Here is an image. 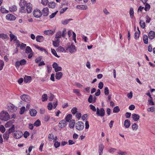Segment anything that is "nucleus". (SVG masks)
Masks as SVG:
<instances>
[{
    "label": "nucleus",
    "mask_w": 155,
    "mask_h": 155,
    "mask_svg": "<svg viewBox=\"0 0 155 155\" xmlns=\"http://www.w3.org/2000/svg\"><path fill=\"white\" fill-rule=\"evenodd\" d=\"M10 119V116L7 111L2 110L0 113V119L1 120L6 121Z\"/></svg>",
    "instance_id": "f257e3e1"
},
{
    "label": "nucleus",
    "mask_w": 155,
    "mask_h": 155,
    "mask_svg": "<svg viewBox=\"0 0 155 155\" xmlns=\"http://www.w3.org/2000/svg\"><path fill=\"white\" fill-rule=\"evenodd\" d=\"M27 2L25 0H20L19 5L20 7L19 12L21 13H26V10L25 6H26Z\"/></svg>",
    "instance_id": "f03ea898"
},
{
    "label": "nucleus",
    "mask_w": 155,
    "mask_h": 155,
    "mask_svg": "<svg viewBox=\"0 0 155 155\" xmlns=\"http://www.w3.org/2000/svg\"><path fill=\"white\" fill-rule=\"evenodd\" d=\"M105 114V111L104 109L101 108L100 109L98 107L97 108L96 114L98 116L103 117H104Z\"/></svg>",
    "instance_id": "7ed1b4c3"
},
{
    "label": "nucleus",
    "mask_w": 155,
    "mask_h": 155,
    "mask_svg": "<svg viewBox=\"0 0 155 155\" xmlns=\"http://www.w3.org/2000/svg\"><path fill=\"white\" fill-rule=\"evenodd\" d=\"M33 14L34 17L37 18H40L42 15V12L38 9H35L33 12Z\"/></svg>",
    "instance_id": "20e7f679"
},
{
    "label": "nucleus",
    "mask_w": 155,
    "mask_h": 155,
    "mask_svg": "<svg viewBox=\"0 0 155 155\" xmlns=\"http://www.w3.org/2000/svg\"><path fill=\"white\" fill-rule=\"evenodd\" d=\"M75 127L77 130H81L84 128V124L81 121H78L75 124Z\"/></svg>",
    "instance_id": "39448f33"
},
{
    "label": "nucleus",
    "mask_w": 155,
    "mask_h": 155,
    "mask_svg": "<svg viewBox=\"0 0 155 155\" xmlns=\"http://www.w3.org/2000/svg\"><path fill=\"white\" fill-rule=\"evenodd\" d=\"M23 135L22 132L20 130H16L14 133L13 137L15 139H18L21 138Z\"/></svg>",
    "instance_id": "423d86ee"
},
{
    "label": "nucleus",
    "mask_w": 155,
    "mask_h": 155,
    "mask_svg": "<svg viewBox=\"0 0 155 155\" xmlns=\"http://www.w3.org/2000/svg\"><path fill=\"white\" fill-rule=\"evenodd\" d=\"M27 64V61L24 59H21L20 61H16L15 63V66L17 68H18L20 65H23Z\"/></svg>",
    "instance_id": "0eeeda50"
},
{
    "label": "nucleus",
    "mask_w": 155,
    "mask_h": 155,
    "mask_svg": "<svg viewBox=\"0 0 155 155\" xmlns=\"http://www.w3.org/2000/svg\"><path fill=\"white\" fill-rule=\"evenodd\" d=\"M7 107L8 110L11 112H14L17 110V107L11 103L8 104L7 105Z\"/></svg>",
    "instance_id": "6e6552de"
},
{
    "label": "nucleus",
    "mask_w": 155,
    "mask_h": 155,
    "mask_svg": "<svg viewBox=\"0 0 155 155\" xmlns=\"http://www.w3.org/2000/svg\"><path fill=\"white\" fill-rule=\"evenodd\" d=\"M21 99L24 101L28 103L30 102L31 99L30 97L26 94H23L20 96Z\"/></svg>",
    "instance_id": "1a4fd4ad"
},
{
    "label": "nucleus",
    "mask_w": 155,
    "mask_h": 155,
    "mask_svg": "<svg viewBox=\"0 0 155 155\" xmlns=\"http://www.w3.org/2000/svg\"><path fill=\"white\" fill-rule=\"evenodd\" d=\"M67 48H68V49L69 50V51L71 53H74L77 51L75 46L73 43L71 44L70 46Z\"/></svg>",
    "instance_id": "9d476101"
},
{
    "label": "nucleus",
    "mask_w": 155,
    "mask_h": 155,
    "mask_svg": "<svg viewBox=\"0 0 155 155\" xmlns=\"http://www.w3.org/2000/svg\"><path fill=\"white\" fill-rule=\"evenodd\" d=\"M96 97L95 96L94 97L92 95H90L88 99V101L90 103H94L95 102L96 100Z\"/></svg>",
    "instance_id": "9b49d317"
},
{
    "label": "nucleus",
    "mask_w": 155,
    "mask_h": 155,
    "mask_svg": "<svg viewBox=\"0 0 155 155\" xmlns=\"http://www.w3.org/2000/svg\"><path fill=\"white\" fill-rule=\"evenodd\" d=\"M26 12H27L28 13H29L31 12L32 9V5L30 3H27L26 6Z\"/></svg>",
    "instance_id": "f8f14e48"
},
{
    "label": "nucleus",
    "mask_w": 155,
    "mask_h": 155,
    "mask_svg": "<svg viewBox=\"0 0 155 155\" xmlns=\"http://www.w3.org/2000/svg\"><path fill=\"white\" fill-rule=\"evenodd\" d=\"M6 18L9 21H13L16 19V17L13 15L8 14L6 15Z\"/></svg>",
    "instance_id": "ddd939ff"
},
{
    "label": "nucleus",
    "mask_w": 155,
    "mask_h": 155,
    "mask_svg": "<svg viewBox=\"0 0 155 155\" xmlns=\"http://www.w3.org/2000/svg\"><path fill=\"white\" fill-rule=\"evenodd\" d=\"M42 15L44 16H47L49 14V9L48 8H45L42 10Z\"/></svg>",
    "instance_id": "4468645a"
},
{
    "label": "nucleus",
    "mask_w": 155,
    "mask_h": 155,
    "mask_svg": "<svg viewBox=\"0 0 155 155\" xmlns=\"http://www.w3.org/2000/svg\"><path fill=\"white\" fill-rule=\"evenodd\" d=\"M66 123L65 120H63L59 122L58 126L61 128H63L66 125Z\"/></svg>",
    "instance_id": "2eb2a0df"
},
{
    "label": "nucleus",
    "mask_w": 155,
    "mask_h": 155,
    "mask_svg": "<svg viewBox=\"0 0 155 155\" xmlns=\"http://www.w3.org/2000/svg\"><path fill=\"white\" fill-rule=\"evenodd\" d=\"M148 36L150 39H153L155 37V32L153 31H150L148 33Z\"/></svg>",
    "instance_id": "dca6fc26"
},
{
    "label": "nucleus",
    "mask_w": 155,
    "mask_h": 155,
    "mask_svg": "<svg viewBox=\"0 0 155 155\" xmlns=\"http://www.w3.org/2000/svg\"><path fill=\"white\" fill-rule=\"evenodd\" d=\"M9 32L11 33L9 35L10 41H15L16 40H17V36L12 34L11 31H9Z\"/></svg>",
    "instance_id": "f3484780"
},
{
    "label": "nucleus",
    "mask_w": 155,
    "mask_h": 155,
    "mask_svg": "<svg viewBox=\"0 0 155 155\" xmlns=\"http://www.w3.org/2000/svg\"><path fill=\"white\" fill-rule=\"evenodd\" d=\"M68 49V48H66V49H64V48L62 47L61 46H60L58 47L57 50V51L59 52H66L67 50Z\"/></svg>",
    "instance_id": "a211bd4d"
},
{
    "label": "nucleus",
    "mask_w": 155,
    "mask_h": 155,
    "mask_svg": "<svg viewBox=\"0 0 155 155\" xmlns=\"http://www.w3.org/2000/svg\"><path fill=\"white\" fill-rule=\"evenodd\" d=\"M44 40V38L42 35H38L36 37V41L39 42H42Z\"/></svg>",
    "instance_id": "6ab92c4d"
},
{
    "label": "nucleus",
    "mask_w": 155,
    "mask_h": 155,
    "mask_svg": "<svg viewBox=\"0 0 155 155\" xmlns=\"http://www.w3.org/2000/svg\"><path fill=\"white\" fill-rule=\"evenodd\" d=\"M37 113V111L34 109H31L29 111V114L32 117H35Z\"/></svg>",
    "instance_id": "aec40b11"
},
{
    "label": "nucleus",
    "mask_w": 155,
    "mask_h": 155,
    "mask_svg": "<svg viewBox=\"0 0 155 155\" xmlns=\"http://www.w3.org/2000/svg\"><path fill=\"white\" fill-rule=\"evenodd\" d=\"M44 32L45 34L46 35H52L54 33V31L51 30H45Z\"/></svg>",
    "instance_id": "412c9836"
},
{
    "label": "nucleus",
    "mask_w": 155,
    "mask_h": 155,
    "mask_svg": "<svg viewBox=\"0 0 155 155\" xmlns=\"http://www.w3.org/2000/svg\"><path fill=\"white\" fill-rule=\"evenodd\" d=\"M31 80V77L30 76H25L24 78V82L27 83L30 82Z\"/></svg>",
    "instance_id": "4be33fe9"
},
{
    "label": "nucleus",
    "mask_w": 155,
    "mask_h": 155,
    "mask_svg": "<svg viewBox=\"0 0 155 155\" xmlns=\"http://www.w3.org/2000/svg\"><path fill=\"white\" fill-rule=\"evenodd\" d=\"M76 8L79 9L84 10L87 9V7L86 5H77Z\"/></svg>",
    "instance_id": "5701e85b"
},
{
    "label": "nucleus",
    "mask_w": 155,
    "mask_h": 155,
    "mask_svg": "<svg viewBox=\"0 0 155 155\" xmlns=\"http://www.w3.org/2000/svg\"><path fill=\"white\" fill-rule=\"evenodd\" d=\"M104 146L103 144H100L99 146L98 153H103Z\"/></svg>",
    "instance_id": "b1692460"
},
{
    "label": "nucleus",
    "mask_w": 155,
    "mask_h": 155,
    "mask_svg": "<svg viewBox=\"0 0 155 155\" xmlns=\"http://www.w3.org/2000/svg\"><path fill=\"white\" fill-rule=\"evenodd\" d=\"M140 118V116L139 115L134 114L132 115V118L134 121H137Z\"/></svg>",
    "instance_id": "393cba45"
},
{
    "label": "nucleus",
    "mask_w": 155,
    "mask_h": 155,
    "mask_svg": "<svg viewBox=\"0 0 155 155\" xmlns=\"http://www.w3.org/2000/svg\"><path fill=\"white\" fill-rule=\"evenodd\" d=\"M14 121L13 120H10L7 122L5 124V127L6 128L9 127L11 126H12L13 125Z\"/></svg>",
    "instance_id": "a878e982"
},
{
    "label": "nucleus",
    "mask_w": 155,
    "mask_h": 155,
    "mask_svg": "<svg viewBox=\"0 0 155 155\" xmlns=\"http://www.w3.org/2000/svg\"><path fill=\"white\" fill-rule=\"evenodd\" d=\"M75 123V120H71L70 121V123L69 126V127L71 129L74 128Z\"/></svg>",
    "instance_id": "bb28decb"
},
{
    "label": "nucleus",
    "mask_w": 155,
    "mask_h": 155,
    "mask_svg": "<svg viewBox=\"0 0 155 155\" xmlns=\"http://www.w3.org/2000/svg\"><path fill=\"white\" fill-rule=\"evenodd\" d=\"M130 125V121L128 120H126L124 122V125L126 128L129 127Z\"/></svg>",
    "instance_id": "cd10ccee"
},
{
    "label": "nucleus",
    "mask_w": 155,
    "mask_h": 155,
    "mask_svg": "<svg viewBox=\"0 0 155 155\" xmlns=\"http://www.w3.org/2000/svg\"><path fill=\"white\" fill-rule=\"evenodd\" d=\"M62 76V73L61 72H58L56 73L55 75L56 78L59 80L61 79Z\"/></svg>",
    "instance_id": "c85d7f7f"
},
{
    "label": "nucleus",
    "mask_w": 155,
    "mask_h": 155,
    "mask_svg": "<svg viewBox=\"0 0 155 155\" xmlns=\"http://www.w3.org/2000/svg\"><path fill=\"white\" fill-rule=\"evenodd\" d=\"M60 40L59 39H57L55 41H53V45L54 47H58L59 45Z\"/></svg>",
    "instance_id": "c756f323"
},
{
    "label": "nucleus",
    "mask_w": 155,
    "mask_h": 155,
    "mask_svg": "<svg viewBox=\"0 0 155 155\" xmlns=\"http://www.w3.org/2000/svg\"><path fill=\"white\" fill-rule=\"evenodd\" d=\"M0 38H1L3 40H4L6 39L9 38L7 34L4 33L0 34Z\"/></svg>",
    "instance_id": "7c9ffc66"
},
{
    "label": "nucleus",
    "mask_w": 155,
    "mask_h": 155,
    "mask_svg": "<svg viewBox=\"0 0 155 155\" xmlns=\"http://www.w3.org/2000/svg\"><path fill=\"white\" fill-rule=\"evenodd\" d=\"M143 38L144 43L146 44H147L148 43V36L146 35H144Z\"/></svg>",
    "instance_id": "2f4dec72"
},
{
    "label": "nucleus",
    "mask_w": 155,
    "mask_h": 155,
    "mask_svg": "<svg viewBox=\"0 0 155 155\" xmlns=\"http://www.w3.org/2000/svg\"><path fill=\"white\" fill-rule=\"evenodd\" d=\"M9 10L11 12H14L17 10V7L16 5H12L9 7Z\"/></svg>",
    "instance_id": "473e14b6"
},
{
    "label": "nucleus",
    "mask_w": 155,
    "mask_h": 155,
    "mask_svg": "<svg viewBox=\"0 0 155 155\" xmlns=\"http://www.w3.org/2000/svg\"><path fill=\"white\" fill-rule=\"evenodd\" d=\"M48 99V96L47 94H44L42 95L41 97V100L43 102L46 101Z\"/></svg>",
    "instance_id": "72a5a7b5"
},
{
    "label": "nucleus",
    "mask_w": 155,
    "mask_h": 155,
    "mask_svg": "<svg viewBox=\"0 0 155 155\" xmlns=\"http://www.w3.org/2000/svg\"><path fill=\"white\" fill-rule=\"evenodd\" d=\"M15 126L14 125H13L9 129L8 132L9 134H11L12 133H14V131H15Z\"/></svg>",
    "instance_id": "f704fd0d"
},
{
    "label": "nucleus",
    "mask_w": 155,
    "mask_h": 155,
    "mask_svg": "<svg viewBox=\"0 0 155 155\" xmlns=\"http://www.w3.org/2000/svg\"><path fill=\"white\" fill-rule=\"evenodd\" d=\"M72 118V115L71 114H68L65 117V121L66 122H69L70 121Z\"/></svg>",
    "instance_id": "c9c22d12"
},
{
    "label": "nucleus",
    "mask_w": 155,
    "mask_h": 155,
    "mask_svg": "<svg viewBox=\"0 0 155 155\" xmlns=\"http://www.w3.org/2000/svg\"><path fill=\"white\" fill-rule=\"evenodd\" d=\"M138 31H136L134 34V38L136 39H138L139 37L140 34V31L139 30L138 28Z\"/></svg>",
    "instance_id": "e433bc0d"
},
{
    "label": "nucleus",
    "mask_w": 155,
    "mask_h": 155,
    "mask_svg": "<svg viewBox=\"0 0 155 155\" xmlns=\"http://www.w3.org/2000/svg\"><path fill=\"white\" fill-rule=\"evenodd\" d=\"M9 137V134L8 132V131H6L3 135V137L4 139H5L6 140H8Z\"/></svg>",
    "instance_id": "4c0bfd02"
},
{
    "label": "nucleus",
    "mask_w": 155,
    "mask_h": 155,
    "mask_svg": "<svg viewBox=\"0 0 155 155\" xmlns=\"http://www.w3.org/2000/svg\"><path fill=\"white\" fill-rule=\"evenodd\" d=\"M129 13L130 18H133L134 16V12L133 8L132 7L130 8Z\"/></svg>",
    "instance_id": "58836bf2"
},
{
    "label": "nucleus",
    "mask_w": 155,
    "mask_h": 155,
    "mask_svg": "<svg viewBox=\"0 0 155 155\" xmlns=\"http://www.w3.org/2000/svg\"><path fill=\"white\" fill-rule=\"evenodd\" d=\"M54 136L52 134H50L48 136V140L50 141H51L54 139Z\"/></svg>",
    "instance_id": "ea45409f"
},
{
    "label": "nucleus",
    "mask_w": 155,
    "mask_h": 155,
    "mask_svg": "<svg viewBox=\"0 0 155 155\" xmlns=\"http://www.w3.org/2000/svg\"><path fill=\"white\" fill-rule=\"evenodd\" d=\"M139 24L141 27L142 28L144 29L145 28V23L143 20H140Z\"/></svg>",
    "instance_id": "a19ab883"
},
{
    "label": "nucleus",
    "mask_w": 155,
    "mask_h": 155,
    "mask_svg": "<svg viewBox=\"0 0 155 155\" xmlns=\"http://www.w3.org/2000/svg\"><path fill=\"white\" fill-rule=\"evenodd\" d=\"M48 5L49 8H54L56 6V4L55 2H53L49 3Z\"/></svg>",
    "instance_id": "79ce46f5"
},
{
    "label": "nucleus",
    "mask_w": 155,
    "mask_h": 155,
    "mask_svg": "<svg viewBox=\"0 0 155 155\" xmlns=\"http://www.w3.org/2000/svg\"><path fill=\"white\" fill-rule=\"evenodd\" d=\"M120 111V109L119 107L118 106L115 107L113 110V112L114 113H117L119 112Z\"/></svg>",
    "instance_id": "37998d69"
},
{
    "label": "nucleus",
    "mask_w": 155,
    "mask_h": 155,
    "mask_svg": "<svg viewBox=\"0 0 155 155\" xmlns=\"http://www.w3.org/2000/svg\"><path fill=\"white\" fill-rule=\"evenodd\" d=\"M32 51V49L31 48L28 46L26 47L25 52L26 53H29Z\"/></svg>",
    "instance_id": "c03bdc74"
},
{
    "label": "nucleus",
    "mask_w": 155,
    "mask_h": 155,
    "mask_svg": "<svg viewBox=\"0 0 155 155\" xmlns=\"http://www.w3.org/2000/svg\"><path fill=\"white\" fill-rule=\"evenodd\" d=\"M132 127L133 130H136L138 128V126L136 124L134 123L132 124Z\"/></svg>",
    "instance_id": "a18cd8bd"
},
{
    "label": "nucleus",
    "mask_w": 155,
    "mask_h": 155,
    "mask_svg": "<svg viewBox=\"0 0 155 155\" xmlns=\"http://www.w3.org/2000/svg\"><path fill=\"white\" fill-rule=\"evenodd\" d=\"M74 93H76L77 96H81V94L80 93V90L78 89H74L73 90Z\"/></svg>",
    "instance_id": "49530a36"
},
{
    "label": "nucleus",
    "mask_w": 155,
    "mask_h": 155,
    "mask_svg": "<svg viewBox=\"0 0 155 155\" xmlns=\"http://www.w3.org/2000/svg\"><path fill=\"white\" fill-rule=\"evenodd\" d=\"M51 52L54 55L55 57H57L59 58L60 56H58V55L56 52V51L54 49H51Z\"/></svg>",
    "instance_id": "de8ad7c7"
},
{
    "label": "nucleus",
    "mask_w": 155,
    "mask_h": 155,
    "mask_svg": "<svg viewBox=\"0 0 155 155\" xmlns=\"http://www.w3.org/2000/svg\"><path fill=\"white\" fill-rule=\"evenodd\" d=\"M117 153L121 155H126L127 153L126 152L120 150H119Z\"/></svg>",
    "instance_id": "09e8293b"
},
{
    "label": "nucleus",
    "mask_w": 155,
    "mask_h": 155,
    "mask_svg": "<svg viewBox=\"0 0 155 155\" xmlns=\"http://www.w3.org/2000/svg\"><path fill=\"white\" fill-rule=\"evenodd\" d=\"M61 36V33L60 31H58L56 34L55 35V38L58 39V38H60Z\"/></svg>",
    "instance_id": "8fccbe9b"
},
{
    "label": "nucleus",
    "mask_w": 155,
    "mask_h": 155,
    "mask_svg": "<svg viewBox=\"0 0 155 155\" xmlns=\"http://www.w3.org/2000/svg\"><path fill=\"white\" fill-rule=\"evenodd\" d=\"M41 124V122L39 120H37L33 124L34 126L36 127H38Z\"/></svg>",
    "instance_id": "3c124183"
},
{
    "label": "nucleus",
    "mask_w": 155,
    "mask_h": 155,
    "mask_svg": "<svg viewBox=\"0 0 155 155\" xmlns=\"http://www.w3.org/2000/svg\"><path fill=\"white\" fill-rule=\"evenodd\" d=\"M54 145L56 148H57L60 146L61 143L60 142L58 141H54Z\"/></svg>",
    "instance_id": "603ef678"
},
{
    "label": "nucleus",
    "mask_w": 155,
    "mask_h": 155,
    "mask_svg": "<svg viewBox=\"0 0 155 155\" xmlns=\"http://www.w3.org/2000/svg\"><path fill=\"white\" fill-rule=\"evenodd\" d=\"M4 65V62L2 60H0V71L2 70Z\"/></svg>",
    "instance_id": "864d4df0"
},
{
    "label": "nucleus",
    "mask_w": 155,
    "mask_h": 155,
    "mask_svg": "<svg viewBox=\"0 0 155 155\" xmlns=\"http://www.w3.org/2000/svg\"><path fill=\"white\" fill-rule=\"evenodd\" d=\"M116 150V149L111 147L109 149L108 152L110 153H113Z\"/></svg>",
    "instance_id": "5fc2aeb1"
},
{
    "label": "nucleus",
    "mask_w": 155,
    "mask_h": 155,
    "mask_svg": "<svg viewBox=\"0 0 155 155\" xmlns=\"http://www.w3.org/2000/svg\"><path fill=\"white\" fill-rule=\"evenodd\" d=\"M150 8V5L147 3H146L145 5L144 9L146 11L149 10Z\"/></svg>",
    "instance_id": "6e6d98bb"
},
{
    "label": "nucleus",
    "mask_w": 155,
    "mask_h": 155,
    "mask_svg": "<svg viewBox=\"0 0 155 155\" xmlns=\"http://www.w3.org/2000/svg\"><path fill=\"white\" fill-rule=\"evenodd\" d=\"M71 111L73 114H75L77 112V109L76 107H74Z\"/></svg>",
    "instance_id": "4d7b16f0"
},
{
    "label": "nucleus",
    "mask_w": 155,
    "mask_h": 155,
    "mask_svg": "<svg viewBox=\"0 0 155 155\" xmlns=\"http://www.w3.org/2000/svg\"><path fill=\"white\" fill-rule=\"evenodd\" d=\"M1 11L2 13H8V11L6 10L5 8H3L2 7H1Z\"/></svg>",
    "instance_id": "13d9d810"
},
{
    "label": "nucleus",
    "mask_w": 155,
    "mask_h": 155,
    "mask_svg": "<svg viewBox=\"0 0 155 155\" xmlns=\"http://www.w3.org/2000/svg\"><path fill=\"white\" fill-rule=\"evenodd\" d=\"M104 93L106 95H108L109 94V91L107 87H105L104 90Z\"/></svg>",
    "instance_id": "bf43d9fd"
},
{
    "label": "nucleus",
    "mask_w": 155,
    "mask_h": 155,
    "mask_svg": "<svg viewBox=\"0 0 155 155\" xmlns=\"http://www.w3.org/2000/svg\"><path fill=\"white\" fill-rule=\"evenodd\" d=\"M0 130L1 132L3 133L5 132V129L3 125H1L0 126Z\"/></svg>",
    "instance_id": "052dcab7"
},
{
    "label": "nucleus",
    "mask_w": 155,
    "mask_h": 155,
    "mask_svg": "<svg viewBox=\"0 0 155 155\" xmlns=\"http://www.w3.org/2000/svg\"><path fill=\"white\" fill-rule=\"evenodd\" d=\"M89 107L91 110H93V111H96V107L94 105L91 104L89 105Z\"/></svg>",
    "instance_id": "680f3d73"
},
{
    "label": "nucleus",
    "mask_w": 155,
    "mask_h": 155,
    "mask_svg": "<svg viewBox=\"0 0 155 155\" xmlns=\"http://www.w3.org/2000/svg\"><path fill=\"white\" fill-rule=\"evenodd\" d=\"M145 18L146 19V23H149L151 20V18H150L148 15H146Z\"/></svg>",
    "instance_id": "e2e57ef3"
},
{
    "label": "nucleus",
    "mask_w": 155,
    "mask_h": 155,
    "mask_svg": "<svg viewBox=\"0 0 155 155\" xmlns=\"http://www.w3.org/2000/svg\"><path fill=\"white\" fill-rule=\"evenodd\" d=\"M148 102H149V104L151 105H154V103L153 101V98L151 97L150 99H149L148 100Z\"/></svg>",
    "instance_id": "0e129e2a"
},
{
    "label": "nucleus",
    "mask_w": 155,
    "mask_h": 155,
    "mask_svg": "<svg viewBox=\"0 0 155 155\" xmlns=\"http://www.w3.org/2000/svg\"><path fill=\"white\" fill-rule=\"evenodd\" d=\"M48 108V110H51L52 109L53 107L52 104L51 103H49L47 106Z\"/></svg>",
    "instance_id": "69168bd1"
},
{
    "label": "nucleus",
    "mask_w": 155,
    "mask_h": 155,
    "mask_svg": "<svg viewBox=\"0 0 155 155\" xmlns=\"http://www.w3.org/2000/svg\"><path fill=\"white\" fill-rule=\"evenodd\" d=\"M25 107H22L20 108V114H23L25 112Z\"/></svg>",
    "instance_id": "338daca9"
},
{
    "label": "nucleus",
    "mask_w": 155,
    "mask_h": 155,
    "mask_svg": "<svg viewBox=\"0 0 155 155\" xmlns=\"http://www.w3.org/2000/svg\"><path fill=\"white\" fill-rule=\"evenodd\" d=\"M103 86L104 84L102 82H100L99 83L98 87L99 89H102L103 88Z\"/></svg>",
    "instance_id": "774afa93"
}]
</instances>
